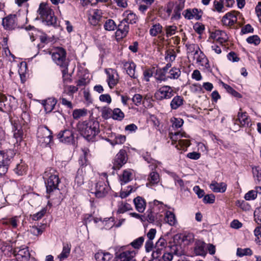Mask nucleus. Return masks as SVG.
<instances>
[{
    "instance_id": "obj_1",
    "label": "nucleus",
    "mask_w": 261,
    "mask_h": 261,
    "mask_svg": "<svg viewBox=\"0 0 261 261\" xmlns=\"http://www.w3.org/2000/svg\"><path fill=\"white\" fill-rule=\"evenodd\" d=\"M149 207L146 214L147 220L149 223L158 225L164 219L166 223L170 226H175L177 224V221L174 214L166 211V208H170L169 206L155 200L152 202H149Z\"/></svg>"
},
{
    "instance_id": "obj_2",
    "label": "nucleus",
    "mask_w": 261,
    "mask_h": 261,
    "mask_svg": "<svg viewBox=\"0 0 261 261\" xmlns=\"http://www.w3.org/2000/svg\"><path fill=\"white\" fill-rule=\"evenodd\" d=\"M31 116L25 105L19 110L18 116L11 120L13 137L16 143H20L23 140L24 132L29 128Z\"/></svg>"
},
{
    "instance_id": "obj_3",
    "label": "nucleus",
    "mask_w": 261,
    "mask_h": 261,
    "mask_svg": "<svg viewBox=\"0 0 261 261\" xmlns=\"http://www.w3.org/2000/svg\"><path fill=\"white\" fill-rule=\"evenodd\" d=\"M46 193L48 194L47 198H50L55 193H60L58 186L60 182L58 172L53 168L46 169L43 174Z\"/></svg>"
},
{
    "instance_id": "obj_4",
    "label": "nucleus",
    "mask_w": 261,
    "mask_h": 261,
    "mask_svg": "<svg viewBox=\"0 0 261 261\" xmlns=\"http://www.w3.org/2000/svg\"><path fill=\"white\" fill-rule=\"evenodd\" d=\"M78 128L81 134L88 141H94L96 136L99 132L98 121L89 120L79 124Z\"/></svg>"
},
{
    "instance_id": "obj_5",
    "label": "nucleus",
    "mask_w": 261,
    "mask_h": 261,
    "mask_svg": "<svg viewBox=\"0 0 261 261\" xmlns=\"http://www.w3.org/2000/svg\"><path fill=\"white\" fill-rule=\"evenodd\" d=\"M115 261H136V251L130 248L129 245L116 248Z\"/></svg>"
},
{
    "instance_id": "obj_6",
    "label": "nucleus",
    "mask_w": 261,
    "mask_h": 261,
    "mask_svg": "<svg viewBox=\"0 0 261 261\" xmlns=\"http://www.w3.org/2000/svg\"><path fill=\"white\" fill-rule=\"evenodd\" d=\"M38 13L46 25L54 26L56 24L57 19L54 15V12L48 5L43 3H41L38 10Z\"/></svg>"
},
{
    "instance_id": "obj_7",
    "label": "nucleus",
    "mask_w": 261,
    "mask_h": 261,
    "mask_svg": "<svg viewBox=\"0 0 261 261\" xmlns=\"http://www.w3.org/2000/svg\"><path fill=\"white\" fill-rule=\"evenodd\" d=\"M15 154L14 151L12 149L0 150V177L7 172L8 167Z\"/></svg>"
},
{
    "instance_id": "obj_8",
    "label": "nucleus",
    "mask_w": 261,
    "mask_h": 261,
    "mask_svg": "<svg viewBox=\"0 0 261 261\" xmlns=\"http://www.w3.org/2000/svg\"><path fill=\"white\" fill-rule=\"evenodd\" d=\"M38 141L42 147H47L50 144L52 139V132L46 126L40 125L37 133Z\"/></svg>"
},
{
    "instance_id": "obj_9",
    "label": "nucleus",
    "mask_w": 261,
    "mask_h": 261,
    "mask_svg": "<svg viewBox=\"0 0 261 261\" xmlns=\"http://www.w3.org/2000/svg\"><path fill=\"white\" fill-rule=\"evenodd\" d=\"M169 137L172 142L175 143L178 142L179 146L182 148V150H186L187 148L191 145L190 140L181 139L182 138H190L189 135L184 132H170L169 133Z\"/></svg>"
},
{
    "instance_id": "obj_10",
    "label": "nucleus",
    "mask_w": 261,
    "mask_h": 261,
    "mask_svg": "<svg viewBox=\"0 0 261 261\" xmlns=\"http://www.w3.org/2000/svg\"><path fill=\"white\" fill-rule=\"evenodd\" d=\"M51 58L57 65L67 68L68 63L66 61V52L64 48L58 47L55 49L51 53Z\"/></svg>"
},
{
    "instance_id": "obj_11",
    "label": "nucleus",
    "mask_w": 261,
    "mask_h": 261,
    "mask_svg": "<svg viewBox=\"0 0 261 261\" xmlns=\"http://www.w3.org/2000/svg\"><path fill=\"white\" fill-rule=\"evenodd\" d=\"M174 88L168 85H164L159 87L154 93V97L158 100L169 99L174 96Z\"/></svg>"
},
{
    "instance_id": "obj_12",
    "label": "nucleus",
    "mask_w": 261,
    "mask_h": 261,
    "mask_svg": "<svg viewBox=\"0 0 261 261\" xmlns=\"http://www.w3.org/2000/svg\"><path fill=\"white\" fill-rule=\"evenodd\" d=\"M110 189L108 184L103 180H98L93 188L91 189V192L97 198H103L106 196Z\"/></svg>"
},
{
    "instance_id": "obj_13",
    "label": "nucleus",
    "mask_w": 261,
    "mask_h": 261,
    "mask_svg": "<svg viewBox=\"0 0 261 261\" xmlns=\"http://www.w3.org/2000/svg\"><path fill=\"white\" fill-rule=\"evenodd\" d=\"M127 161V152L125 149H120L113 161L112 169L119 170Z\"/></svg>"
},
{
    "instance_id": "obj_14",
    "label": "nucleus",
    "mask_w": 261,
    "mask_h": 261,
    "mask_svg": "<svg viewBox=\"0 0 261 261\" xmlns=\"http://www.w3.org/2000/svg\"><path fill=\"white\" fill-rule=\"evenodd\" d=\"M122 68L126 71V73L134 79H137L138 75L136 74V64L131 60H123L121 61Z\"/></svg>"
},
{
    "instance_id": "obj_15",
    "label": "nucleus",
    "mask_w": 261,
    "mask_h": 261,
    "mask_svg": "<svg viewBox=\"0 0 261 261\" xmlns=\"http://www.w3.org/2000/svg\"><path fill=\"white\" fill-rule=\"evenodd\" d=\"M14 254L17 261H28L30 257L28 248L27 247L15 248Z\"/></svg>"
},
{
    "instance_id": "obj_16",
    "label": "nucleus",
    "mask_w": 261,
    "mask_h": 261,
    "mask_svg": "<svg viewBox=\"0 0 261 261\" xmlns=\"http://www.w3.org/2000/svg\"><path fill=\"white\" fill-rule=\"evenodd\" d=\"M58 138L61 142L66 144H71L74 142V133L69 129L61 131L58 135Z\"/></svg>"
},
{
    "instance_id": "obj_17",
    "label": "nucleus",
    "mask_w": 261,
    "mask_h": 261,
    "mask_svg": "<svg viewBox=\"0 0 261 261\" xmlns=\"http://www.w3.org/2000/svg\"><path fill=\"white\" fill-rule=\"evenodd\" d=\"M2 24L4 28L8 30L15 29L17 25V18L15 14H10L3 19Z\"/></svg>"
},
{
    "instance_id": "obj_18",
    "label": "nucleus",
    "mask_w": 261,
    "mask_h": 261,
    "mask_svg": "<svg viewBox=\"0 0 261 261\" xmlns=\"http://www.w3.org/2000/svg\"><path fill=\"white\" fill-rule=\"evenodd\" d=\"M167 241L163 237H161L156 242L154 247V249L152 251V255L153 256H161L167 246Z\"/></svg>"
},
{
    "instance_id": "obj_19",
    "label": "nucleus",
    "mask_w": 261,
    "mask_h": 261,
    "mask_svg": "<svg viewBox=\"0 0 261 261\" xmlns=\"http://www.w3.org/2000/svg\"><path fill=\"white\" fill-rule=\"evenodd\" d=\"M116 29V37L117 39H122L127 36L129 30V27L125 21L122 20L117 26Z\"/></svg>"
},
{
    "instance_id": "obj_20",
    "label": "nucleus",
    "mask_w": 261,
    "mask_h": 261,
    "mask_svg": "<svg viewBox=\"0 0 261 261\" xmlns=\"http://www.w3.org/2000/svg\"><path fill=\"white\" fill-rule=\"evenodd\" d=\"M238 18L234 12H229L225 14L222 17V22L224 25L231 27L237 23Z\"/></svg>"
},
{
    "instance_id": "obj_21",
    "label": "nucleus",
    "mask_w": 261,
    "mask_h": 261,
    "mask_svg": "<svg viewBox=\"0 0 261 261\" xmlns=\"http://www.w3.org/2000/svg\"><path fill=\"white\" fill-rule=\"evenodd\" d=\"M211 37L221 45L227 42L228 39L226 33L224 31L219 30H215L212 32L211 34Z\"/></svg>"
},
{
    "instance_id": "obj_22",
    "label": "nucleus",
    "mask_w": 261,
    "mask_h": 261,
    "mask_svg": "<svg viewBox=\"0 0 261 261\" xmlns=\"http://www.w3.org/2000/svg\"><path fill=\"white\" fill-rule=\"evenodd\" d=\"M206 243L201 240H197L195 243L194 252L196 255L204 257L207 254Z\"/></svg>"
},
{
    "instance_id": "obj_23",
    "label": "nucleus",
    "mask_w": 261,
    "mask_h": 261,
    "mask_svg": "<svg viewBox=\"0 0 261 261\" xmlns=\"http://www.w3.org/2000/svg\"><path fill=\"white\" fill-rule=\"evenodd\" d=\"M239 121L240 126L242 127H249L251 126V120L246 112H240L238 114V118L236 121Z\"/></svg>"
},
{
    "instance_id": "obj_24",
    "label": "nucleus",
    "mask_w": 261,
    "mask_h": 261,
    "mask_svg": "<svg viewBox=\"0 0 261 261\" xmlns=\"http://www.w3.org/2000/svg\"><path fill=\"white\" fill-rule=\"evenodd\" d=\"M20 216H13L10 218L4 219L2 224L8 226L12 229H15L17 228L19 223Z\"/></svg>"
},
{
    "instance_id": "obj_25",
    "label": "nucleus",
    "mask_w": 261,
    "mask_h": 261,
    "mask_svg": "<svg viewBox=\"0 0 261 261\" xmlns=\"http://www.w3.org/2000/svg\"><path fill=\"white\" fill-rule=\"evenodd\" d=\"M227 184L224 182H217L213 181L209 187L211 190L215 193H224L227 189Z\"/></svg>"
},
{
    "instance_id": "obj_26",
    "label": "nucleus",
    "mask_w": 261,
    "mask_h": 261,
    "mask_svg": "<svg viewBox=\"0 0 261 261\" xmlns=\"http://www.w3.org/2000/svg\"><path fill=\"white\" fill-rule=\"evenodd\" d=\"M102 17V12L100 10L95 9L89 16V21L91 24L96 26L99 24Z\"/></svg>"
},
{
    "instance_id": "obj_27",
    "label": "nucleus",
    "mask_w": 261,
    "mask_h": 261,
    "mask_svg": "<svg viewBox=\"0 0 261 261\" xmlns=\"http://www.w3.org/2000/svg\"><path fill=\"white\" fill-rule=\"evenodd\" d=\"M108 83L110 88L114 87L118 82V74L114 70L110 69L107 71Z\"/></svg>"
},
{
    "instance_id": "obj_28",
    "label": "nucleus",
    "mask_w": 261,
    "mask_h": 261,
    "mask_svg": "<svg viewBox=\"0 0 261 261\" xmlns=\"http://www.w3.org/2000/svg\"><path fill=\"white\" fill-rule=\"evenodd\" d=\"M83 154L81 155L79 160L80 167L79 168H83V170L86 172L87 169L90 168L88 165V161L87 159V155L89 152L88 149H84L82 150Z\"/></svg>"
},
{
    "instance_id": "obj_29",
    "label": "nucleus",
    "mask_w": 261,
    "mask_h": 261,
    "mask_svg": "<svg viewBox=\"0 0 261 261\" xmlns=\"http://www.w3.org/2000/svg\"><path fill=\"white\" fill-rule=\"evenodd\" d=\"M57 100L55 98L49 97L47 99L42 101V105L44 106L46 113H49L54 109Z\"/></svg>"
},
{
    "instance_id": "obj_30",
    "label": "nucleus",
    "mask_w": 261,
    "mask_h": 261,
    "mask_svg": "<svg viewBox=\"0 0 261 261\" xmlns=\"http://www.w3.org/2000/svg\"><path fill=\"white\" fill-rule=\"evenodd\" d=\"M184 99L180 95L175 96L170 103V107L171 110H175L179 108L184 105Z\"/></svg>"
},
{
    "instance_id": "obj_31",
    "label": "nucleus",
    "mask_w": 261,
    "mask_h": 261,
    "mask_svg": "<svg viewBox=\"0 0 261 261\" xmlns=\"http://www.w3.org/2000/svg\"><path fill=\"white\" fill-rule=\"evenodd\" d=\"M133 201L136 210L139 213L144 212L146 206L145 199L140 196H138L134 199Z\"/></svg>"
},
{
    "instance_id": "obj_32",
    "label": "nucleus",
    "mask_w": 261,
    "mask_h": 261,
    "mask_svg": "<svg viewBox=\"0 0 261 261\" xmlns=\"http://www.w3.org/2000/svg\"><path fill=\"white\" fill-rule=\"evenodd\" d=\"M111 137H114V140L107 138L106 140L109 142L111 145L114 146L116 144H122L124 143L126 140V137L124 135H116L115 134H112Z\"/></svg>"
},
{
    "instance_id": "obj_33",
    "label": "nucleus",
    "mask_w": 261,
    "mask_h": 261,
    "mask_svg": "<svg viewBox=\"0 0 261 261\" xmlns=\"http://www.w3.org/2000/svg\"><path fill=\"white\" fill-rule=\"evenodd\" d=\"M133 179V173L130 169H126L123 171L122 175L120 177L121 185H125Z\"/></svg>"
},
{
    "instance_id": "obj_34",
    "label": "nucleus",
    "mask_w": 261,
    "mask_h": 261,
    "mask_svg": "<svg viewBox=\"0 0 261 261\" xmlns=\"http://www.w3.org/2000/svg\"><path fill=\"white\" fill-rule=\"evenodd\" d=\"M82 169L83 168H79L77 171V173L75 178V185H74V187L76 185L77 187H80L84 183V176L86 174V172H85Z\"/></svg>"
},
{
    "instance_id": "obj_35",
    "label": "nucleus",
    "mask_w": 261,
    "mask_h": 261,
    "mask_svg": "<svg viewBox=\"0 0 261 261\" xmlns=\"http://www.w3.org/2000/svg\"><path fill=\"white\" fill-rule=\"evenodd\" d=\"M123 15L125 17L122 20L125 21L127 24H134L136 22L137 17L136 15L130 11H126Z\"/></svg>"
},
{
    "instance_id": "obj_36",
    "label": "nucleus",
    "mask_w": 261,
    "mask_h": 261,
    "mask_svg": "<svg viewBox=\"0 0 261 261\" xmlns=\"http://www.w3.org/2000/svg\"><path fill=\"white\" fill-rule=\"evenodd\" d=\"M97 261H109L112 258V255L109 252L99 251L95 254Z\"/></svg>"
},
{
    "instance_id": "obj_37",
    "label": "nucleus",
    "mask_w": 261,
    "mask_h": 261,
    "mask_svg": "<svg viewBox=\"0 0 261 261\" xmlns=\"http://www.w3.org/2000/svg\"><path fill=\"white\" fill-rule=\"evenodd\" d=\"M167 73L163 71L161 69H158L156 70L155 78L158 82H166L168 81V77Z\"/></svg>"
},
{
    "instance_id": "obj_38",
    "label": "nucleus",
    "mask_w": 261,
    "mask_h": 261,
    "mask_svg": "<svg viewBox=\"0 0 261 261\" xmlns=\"http://www.w3.org/2000/svg\"><path fill=\"white\" fill-rule=\"evenodd\" d=\"M78 91V88L72 85H69L64 88L63 92V96L68 95L71 99L73 98V94Z\"/></svg>"
},
{
    "instance_id": "obj_39",
    "label": "nucleus",
    "mask_w": 261,
    "mask_h": 261,
    "mask_svg": "<svg viewBox=\"0 0 261 261\" xmlns=\"http://www.w3.org/2000/svg\"><path fill=\"white\" fill-rule=\"evenodd\" d=\"M168 74V79L175 80L180 76L181 71L179 68L174 67L169 70Z\"/></svg>"
},
{
    "instance_id": "obj_40",
    "label": "nucleus",
    "mask_w": 261,
    "mask_h": 261,
    "mask_svg": "<svg viewBox=\"0 0 261 261\" xmlns=\"http://www.w3.org/2000/svg\"><path fill=\"white\" fill-rule=\"evenodd\" d=\"M132 209L130 204L121 201L119 202L118 204V210L117 213L118 214H123L127 211L131 210Z\"/></svg>"
},
{
    "instance_id": "obj_41",
    "label": "nucleus",
    "mask_w": 261,
    "mask_h": 261,
    "mask_svg": "<svg viewBox=\"0 0 261 261\" xmlns=\"http://www.w3.org/2000/svg\"><path fill=\"white\" fill-rule=\"evenodd\" d=\"M214 10L218 13H223L227 10L221 0H215L213 2Z\"/></svg>"
},
{
    "instance_id": "obj_42",
    "label": "nucleus",
    "mask_w": 261,
    "mask_h": 261,
    "mask_svg": "<svg viewBox=\"0 0 261 261\" xmlns=\"http://www.w3.org/2000/svg\"><path fill=\"white\" fill-rule=\"evenodd\" d=\"M124 114L119 108H115L113 110V119L117 121H122L124 118Z\"/></svg>"
},
{
    "instance_id": "obj_43",
    "label": "nucleus",
    "mask_w": 261,
    "mask_h": 261,
    "mask_svg": "<svg viewBox=\"0 0 261 261\" xmlns=\"http://www.w3.org/2000/svg\"><path fill=\"white\" fill-rule=\"evenodd\" d=\"M163 27L160 23L153 25L149 30V34L151 36H156L162 33Z\"/></svg>"
},
{
    "instance_id": "obj_44",
    "label": "nucleus",
    "mask_w": 261,
    "mask_h": 261,
    "mask_svg": "<svg viewBox=\"0 0 261 261\" xmlns=\"http://www.w3.org/2000/svg\"><path fill=\"white\" fill-rule=\"evenodd\" d=\"M27 167L23 163L17 164L16 167L14 169V171L18 175H22L27 171Z\"/></svg>"
},
{
    "instance_id": "obj_45",
    "label": "nucleus",
    "mask_w": 261,
    "mask_h": 261,
    "mask_svg": "<svg viewBox=\"0 0 261 261\" xmlns=\"http://www.w3.org/2000/svg\"><path fill=\"white\" fill-rule=\"evenodd\" d=\"M223 86L226 89V91L233 97L237 98H240L242 97V95L236 91L229 85L225 83H223Z\"/></svg>"
},
{
    "instance_id": "obj_46",
    "label": "nucleus",
    "mask_w": 261,
    "mask_h": 261,
    "mask_svg": "<svg viewBox=\"0 0 261 261\" xmlns=\"http://www.w3.org/2000/svg\"><path fill=\"white\" fill-rule=\"evenodd\" d=\"M165 30L166 32V36L169 37L176 33L177 32V27L174 25H166L165 27Z\"/></svg>"
},
{
    "instance_id": "obj_47",
    "label": "nucleus",
    "mask_w": 261,
    "mask_h": 261,
    "mask_svg": "<svg viewBox=\"0 0 261 261\" xmlns=\"http://www.w3.org/2000/svg\"><path fill=\"white\" fill-rule=\"evenodd\" d=\"M70 252V248L69 247L68 245H64L63 248V250L61 253L59 255L58 258L61 261L64 260L69 255Z\"/></svg>"
},
{
    "instance_id": "obj_48",
    "label": "nucleus",
    "mask_w": 261,
    "mask_h": 261,
    "mask_svg": "<svg viewBox=\"0 0 261 261\" xmlns=\"http://www.w3.org/2000/svg\"><path fill=\"white\" fill-rule=\"evenodd\" d=\"M103 27L105 29L108 31H114L117 28L115 21L111 19L107 20Z\"/></svg>"
},
{
    "instance_id": "obj_49",
    "label": "nucleus",
    "mask_w": 261,
    "mask_h": 261,
    "mask_svg": "<svg viewBox=\"0 0 261 261\" xmlns=\"http://www.w3.org/2000/svg\"><path fill=\"white\" fill-rule=\"evenodd\" d=\"M182 9V6L179 5H177L174 9L171 19L173 20H179L181 18V12Z\"/></svg>"
},
{
    "instance_id": "obj_50",
    "label": "nucleus",
    "mask_w": 261,
    "mask_h": 261,
    "mask_svg": "<svg viewBox=\"0 0 261 261\" xmlns=\"http://www.w3.org/2000/svg\"><path fill=\"white\" fill-rule=\"evenodd\" d=\"M188 54H193L194 55L198 54L199 48L197 45L195 44H186Z\"/></svg>"
},
{
    "instance_id": "obj_51",
    "label": "nucleus",
    "mask_w": 261,
    "mask_h": 261,
    "mask_svg": "<svg viewBox=\"0 0 261 261\" xmlns=\"http://www.w3.org/2000/svg\"><path fill=\"white\" fill-rule=\"evenodd\" d=\"M101 116L105 119H113V110L108 107H104L101 111Z\"/></svg>"
},
{
    "instance_id": "obj_52",
    "label": "nucleus",
    "mask_w": 261,
    "mask_h": 261,
    "mask_svg": "<svg viewBox=\"0 0 261 261\" xmlns=\"http://www.w3.org/2000/svg\"><path fill=\"white\" fill-rule=\"evenodd\" d=\"M87 114V110L83 109H75L72 113V116L74 119H78L82 117L86 116Z\"/></svg>"
},
{
    "instance_id": "obj_53",
    "label": "nucleus",
    "mask_w": 261,
    "mask_h": 261,
    "mask_svg": "<svg viewBox=\"0 0 261 261\" xmlns=\"http://www.w3.org/2000/svg\"><path fill=\"white\" fill-rule=\"evenodd\" d=\"M252 254V251L249 248H238L237 251V255L239 257H243L245 255H251Z\"/></svg>"
},
{
    "instance_id": "obj_54",
    "label": "nucleus",
    "mask_w": 261,
    "mask_h": 261,
    "mask_svg": "<svg viewBox=\"0 0 261 261\" xmlns=\"http://www.w3.org/2000/svg\"><path fill=\"white\" fill-rule=\"evenodd\" d=\"M252 173L254 177L258 182L261 181V168L259 166L252 167Z\"/></svg>"
},
{
    "instance_id": "obj_55",
    "label": "nucleus",
    "mask_w": 261,
    "mask_h": 261,
    "mask_svg": "<svg viewBox=\"0 0 261 261\" xmlns=\"http://www.w3.org/2000/svg\"><path fill=\"white\" fill-rule=\"evenodd\" d=\"M148 180L152 184H158L159 182V174L155 171L151 172L149 176Z\"/></svg>"
},
{
    "instance_id": "obj_56",
    "label": "nucleus",
    "mask_w": 261,
    "mask_h": 261,
    "mask_svg": "<svg viewBox=\"0 0 261 261\" xmlns=\"http://www.w3.org/2000/svg\"><path fill=\"white\" fill-rule=\"evenodd\" d=\"M144 241V237H140L137 239L133 241L130 245L134 248V249H139L143 244V243Z\"/></svg>"
},
{
    "instance_id": "obj_57",
    "label": "nucleus",
    "mask_w": 261,
    "mask_h": 261,
    "mask_svg": "<svg viewBox=\"0 0 261 261\" xmlns=\"http://www.w3.org/2000/svg\"><path fill=\"white\" fill-rule=\"evenodd\" d=\"M108 221H111V225L108 226L107 228V229H110L111 228L113 227V226H115V227H120L122 223L124 222L125 219H120L118 221V222H114L115 219L113 217H110L108 219Z\"/></svg>"
},
{
    "instance_id": "obj_58",
    "label": "nucleus",
    "mask_w": 261,
    "mask_h": 261,
    "mask_svg": "<svg viewBox=\"0 0 261 261\" xmlns=\"http://www.w3.org/2000/svg\"><path fill=\"white\" fill-rule=\"evenodd\" d=\"M66 96H63V94H62L60 100L62 105L66 106L67 108L69 109H72L73 106L71 101L70 97H69V99L65 98Z\"/></svg>"
},
{
    "instance_id": "obj_59",
    "label": "nucleus",
    "mask_w": 261,
    "mask_h": 261,
    "mask_svg": "<svg viewBox=\"0 0 261 261\" xmlns=\"http://www.w3.org/2000/svg\"><path fill=\"white\" fill-rule=\"evenodd\" d=\"M246 41L249 44L257 45L260 43V39L257 35H253L248 37L246 39Z\"/></svg>"
},
{
    "instance_id": "obj_60",
    "label": "nucleus",
    "mask_w": 261,
    "mask_h": 261,
    "mask_svg": "<svg viewBox=\"0 0 261 261\" xmlns=\"http://www.w3.org/2000/svg\"><path fill=\"white\" fill-rule=\"evenodd\" d=\"M47 211L46 207L42 208L39 212L36 213L32 216L33 220L38 221L41 219L43 216L46 214Z\"/></svg>"
},
{
    "instance_id": "obj_61",
    "label": "nucleus",
    "mask_w": 261,
    "mask_h": 261,
    "mask_svg": "<svg viewBox=\"0 0 261 261\" xmlns=\"http://www.w3.org/2000/svg\"><path fill=\"white\" fill-rule=\"evenodd\" d=\"M184 124V120L180 118H174L172 120V126L175 128H180Z\"/></svg>"
},
{
    "instance_id": "obj_62",
    "label": "nucleus",
    "mask_w": 261,
    "mask_h": 261,
    "mask_svg": "<svg viewBox=\"0 0 261 261\" xmlns=\"http://www.w3.org/2000/svg\"><path fill=\"white\" fill-rule=\"evenodd\" d=\"M257 197L256 193L253 190L248 191L244 196L246 200H253Z\"/></svg>"
},
{
    "instance_id": "obj_63",
    "label": "nucleus",
    "mask_w": 261,
    "mask_h": 261,
    "mask_svg": "<svg viewBox=\"0 0 261 261\" xmlns=\"http://www.w3.org/2000/svg\"><path fill=\"white\" fill-rule=\"evenodd\" d=\"M254 217L255 222L261 224V207L256 208L254 212Z\"/></svg>"
},
{
    "instance_id": "obj_64",
    "label": "nucleus",
    "mask_w": 261,
    "mask_h": 261,
    "mask_svg": "<svg viewBox=\"0 0 261 261\" xmlns=\"http://www.w3.org/2000/svg\"><path fill=\"white\" fill-rule=\"evenodd\" d=\"M144 80L147 82L150 81V78L152 76L153 71L151 69L148 68L143 71Z\"/></svg>"
}]
</instances>
